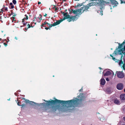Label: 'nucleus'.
Masks as SVG:
<instances>
[{
    "instance_id": "f257e3e1",
    "label": "nucleus",
    "mask_w": 125,
    "mask_h": 125,
    "mask_svg": "<svg viewBox=\"0 0 125 125\" xmlns=\"http://www.w3.org/2000/svg\"><path fill=\"white\" fill-rule=\"evenodd\" d=\"M82 99H80L76 98L75 99L68 101H61L56 99L53 100H51V101H46L47 102L48 104L49 105H51L53 104L56 103H62V105H65L66 106L68 105V107H65V110L64 111H68L71 112V110L73 109L74 107L77 106L78 104L80 102Z\"/></svg>"
},
{
    "instance_id": "f03ea898",
    "label": "nucleus",
    "mask_w": 125,
    "mask_h": 125,
    "mask_svg": "<svg viewBox=\"0 0 125 125\" xmlns=\"http://www.w3.org/2000/svg\"><path fill=\"white\" fill-rule=\"evenodd\" d=\"M107 2H106L103 0H98L99 2V5L101 6L100 8L102 9L104 7V6L106 4L109 3V1H110L111 4L110 5V9H112L114 7H116L117 5L118 4L117 2L115 0H106Z\"/></svg>"
},
{
    "instance_id": "7ed1b4c3",
    "label": "nucleus",
    "mask_w": 125,
    "mask_h": 125,
    "mask_svg": "<svg viewBox=\"0 0 125 125\" xmlns=\"http://www.w3.org/2000/svg\"><path fill=\"white\" fill-rule=\"evenodd\" d=\"M125 44V41H124L122 44L120 45L118 47V48L116 49L113 53V55L115 56L117 54H122L125 55V45L124 46L123 48V47Z\"/></svg>"
},
{
    "instance_id": "20e7f679",
    "label": "nucleus",
    "mask_w": 125,
    "mask_h": 125,
    "mask_svg": "<svg viewBox=\"0 0 125 125\" xmlns=\"http://www.w3.org/2000/svg\"><path fill=\"white\" fill-rule=\"evenodd\" d=\"M95 4L94 3L92 2L89 4H88L85 6H84L83 7H82L81 8L82 9V11H87V9L89 8V7L91 6L92 5H94Z\"/></svg>"
},
{
    "instance_id": "39448f33",
    "label": "nucleus",
    "mask_w": 125,
    "mask_h": 125,
    "mask_svg": "<svg viewBox=\"0 0 125 125\" xmlns=\"http://www.w3.org/2000/svg\"><path fill=\"white\" fill-rule=\"evenodd\" d=\"M74 14H76L77 15L78 14H80L82 13L83 12H82V9L81 8L80 9L76 10H72Z\"/></svg>"
},
{
    "instance_id": "423d86ee",
    "label": "nucleus",
    "mask_w": 125,
    "mask_h": 125,
    "mask_svg": "<svg viewBox=\"0 0 125 125\" xmlns=\"http://www.w3.org/2000/svg\"><path fill=\"white\" fill-rule=\"evenodd\" d=\"M116 73L117 75L119 78H122L124 76V75L122 72H117Z\"/></svg>"
},
{
    "instance_id": "0eeeda50",
    "label": "nucleus",
    "mask_w": 125,
    "mask_h": 125,
    "mask_svg": "<svg viewBox=\"0 0 125 125\" xmlns=\"http://www.w3.org/2000/svg\"><path fill=\"white\" fill-rule=\"evenodd\" d=\"M123 84L121 83H118L116 86L117 88L119 90H121L123 88Z\"/></svg>"
},
{
    "instance_id": "6e6552de",
    "label": "nucleus",
    "mask_w": 125,
    "mask_h": 125,
    "mask_svg": "<svg viewBox=\"0 0 125 125\" xmlns=\"http://www.w3.org/2000/svg\"><path fill=\"white\" fill-rule=\"evenodd\" d=\"M64 20V19H61L60 20H59L55 22L53 24V26H55L59 24L61 22H62L63 20Z\"/></svg>"
},
{
    "instance_id": "1a4fd4ad",
    "label": "nucleus",
    "mask_w": 125,
    "mask_h": 125,
    "mask_svg": "<svg viewBox=\"0 0 125 125\" xmlns=\"http://www.w3.org/2000/svg\"><path fill=\"white\" fill-rule=\"evenodd\" d=\"M40 16H41L39 18V17H37L35 16L34 18V19L33 20V21H37L38 22H40L41 21V20L42 19V16H41V14H40Z\"/></svg>"
},
{
    "instance_id": "9d476101",
    "label": "nucleus",
    "mask_w": 125,
    "mask_h": 125,
    "mask_svg": "<svg viewBox=\"0 0 125 125\" xmlns=\"http://www.w3.org/2000/svg\"><path fill=\"white\" fill-rule=\"evenodd\" d=\"M100 83L103 85H104L105 83V79L103 78H102L100 80Z\"/></svg>"
},
{
    "instance_id": "9b49d317",
    "label": "nucleus",
    "mask_w": 125,
    "mask_h": 125,
    "mask_svg": "<svg viewBox=\"0 0 125 125\" xmlns=\"http://www.w3.org/2000/svg\"><path fill=\"white\" fill-rule=\"evenodd\" d=\"M111 73V72L109 71H107L104 74V76H107L110 75Z\"/></svg>"
},
{
    "instance_id": "f8f14e48",
    "label": "nucleus",
    "mask_w": 125,
    "mask_h": 125,
    "mask_svg": "<svg viewBox=\"0 0 125 125\" xmlns=\"http://www.w3.org/2000/svg\"><path fill=\"white\" fill-rule=\"evenodd\" d=\"M120 99L122 100H125V94H121L120 96Z\"/></svg>"
},
{
    "instance_id": "ddd939ff",
    "label": "nucleus",
    "mask_w": 125,
    "mask_h": 125,
    "mask_svg": "<svg viewBox=\"0 0 125 125\" xmlns=\"http://www.w3.org/2000/svg\"><path fill=\"white\" fill-rule=\"evenodd\" d=\"M25 102L27 103H29L30 104H36V103L32 101H31L29 100H25Z\"/></svg>"
},
{
    "instance_id": "4468645a",
    "label": "nucleus",
    "mask_w": 125,
    "mask_h": 125,
    "mask_svg": "<svg viewBox=\"0 0 125 125\" xmlns=\"http://www.w3.org/2000/svg\"><path fill=\"white\" fill-rule=\"evenodd\" d=\"M116 62H119V64L120 66H122V65L123 64V61L121 60H117Z\"/></svg>"
},
{
    "instance_id": "2eb2a0df",
    "label": "nucleus",
    "mask_w": 125,
    "mask_h": 125,
    "mask_svg": "<svg viewBox=\"0 0 125 125\" xmlns=\"http://www.w3.org/2000/svg\"><path fill=\"white\" fill-rule=\"evenodd\" d=\"M76 16L72 17L70 19V20L69 21V22L73 21H74L75 19H76Z\"/></svg>"
},
{
    "instance_id": "dca6fc26",
    "label": "nucleus",
    "mask_w": 125,
    "mask_h": 125,
    "mask_svg": "<svg viewBox=\"0 0 125 125\" xmlns=\"http://www.w3.org/2000/svg\"><path fill=\"white\" fill-rule=\"evenodd\" d=\"M114 103L116 104H119L120 101L119 100L116 99L114 101Z\"/></svg>"
},
{
    "instance_id": "f3484780",
    "label": "nucleus",
    "mask_w": 125,
    "mask_h": 125,
    "mask_svg": "<svg viewBox=\"0 0 125 125\" xmlns=\"http://www.w3.org/2000/svg\"><path fill=\"white\" fill-rule=\"evenodd\" d=\"M65 16H66V18H68V17H67L69 16V15H67V13H64L63 14Z\"/></svg>"
},
{
    "instance_id": "a211bd4d",
    "label": "nucleus",
    "mask_w": 125,
    "mask_h": 125,
    "mask_svg": "<svg viewBox=\"0 0 125 125\" xmlns=\"http://www.w3.org/2000/svg\"><path fill=\"white\" fill-rule=\"evenodd\" d=\"M12 14L13 15V16L12 17V18H13V19H15V17L16 16V14L15 13H13Z\"/></svg>"
},
{
    "instance_id": "6ab92c4d",
    "label": "nucleus",
    "mask_w": 125,
    "mask_h": 125,
    "mask_svg": "<svg viewBox=\"0 0 125 125\" xmlns=\"http://www.w3.org/2000/svg\"><path fill=\"white\" fill-rule=\"evenodd\" d=\"M12 2L14 4H15L16 3V1L15 0H13Z\"/></svg>"
},
{
    "instance_id": "aec40b11",
    "label": "nucleus",
    "mask_w": 125,
    "mask_h": 125,
    "mask_svg": "<svg viewBox=\"0 0 125 125\" xmlns=\"http://www.w3.org/2000/svg\"><path fill=\"white\" fill-rule=\"evenodd\" d=\"M25 17L24 18L25 19H26L27 20L28 19V16H27L26 15H25Z\"/></svg>"
},
{
    "instance_id": "412c9836",
    "label": "nucleus",
    "mask_w": 125,
    "mask_h": 125,
    "mask_svg": "<svg viewBox=\"0 0 125 125\" xmlns=\"http://www.w3.org/2000/svg\"><path fill=\"white\" fill-rule=\"evenodd\" d=\"M82 5V4H78L77 5L76 7H77L78 6H81Z\"/></svg>"
},
{
    "instance_id": "4be33fe9",
    "label": "nucleus",
    "mask_w": 125,
    "mask_h": 125,
    "mask_svg": "<svg viewBox=\"0 0 125 125\" xmlns=\"http://www.w3.org/2000/svg\"><path fill=\"white\" fill-rule=\"evenodd\" d=\"M10 6V7L11 9H12L14 8V6L13 5Z\"/></svg>"
},
{
    "instance_id": "5701e85b",
    "label": "nucleus",
    "mask_w": 125,
    "mask_h": 125,
    "mask_svg": "<svg viewBox=\"0 0 125 125\" xmlns=\"http://www.w3.org/2000/svg\"><path fill=\"white\" fill-rule=\"evenodd\" d=\"M110 56L113 58V59L114 61H115L116 60L115 59V58H113V56H112V55L111 54L110 55Z\"/></svg>"
},
{
    "instance_id": "b1692460",
    "label": "nucleus",
    "mask_w": 125,
    "mask_h": 125,
    "mask_svg": "<svg viewBox=\"0 0 125 125\" xmlns=\"http://www.w3.org/2000/svg\"><path fill=\"white\" fill-rule=\"evenodd\" d=\"M120 0L121 1V3H125V1H123V0Z\"/></svg>"
},
{
    "instance_id": "393cba45",
    "label": "nucleus",
    "mask_w": 125,
    "mask_h": 125,
    "mask_svg": "<svg viewBox=\"0 0 125 125\" xmlns=\"http://www.w3.org/2000/svg\"><path fill=\"white\" fill-rule=\"evenodd\" d=\"M103 11L101 10L100 11V14L101 15H103Z\"/></svg>"
},
{
    "instance_id": "a878e982",
    "label": "nucleus",
    "mask_w": 125,
    "mask_h": 125,
    "mask_svg": "<svg viewBox=\"0 0 125 125\" xmlns=\"http://www.w3.org/2000/svg\"><path fill=\"white\" fill-rule=\"evenodd\" d=\"M27 26L28 27V28H29L30 27V25L29 24H28L27 25Z\"/></svg>"
},
{
    "instance_id": "bb28decb",
    "label": "nucleus",
    "mask_w": 125,
    "mask_h": 125,
    "mask_svg": "<svg viewBox=\"0 0 125 125\" xmlns=\"http://www.w3.org/2000/svg\"><path fill=\"white\" fill-rule=\"evenodd\" d=\"M53 24L50 25H49V27L50 28L51 27H52V26H53Z\"/></svg>"
},
{
    "instance_id": "cd10ccee",
    "label": "nucleus",
    "mask_w": 125,
    "mask_h": 125,
    "mask_svg": "<svg viewBox=\"0 0 125 125\" xmlns=\"http://www.w3.org/2000/svg\"><path fill=\"white\" fill-rule=\"evenodd\" d=\"M106 80L107 81H109V79L108 78H107L106 79Z\"/></svg>"
},
{
    "instance_id": "c85d7f7f",
    "label": "nucleus",
    "mask_w": 125,
    "mask_h": 125,
    "mask_svg": "<svg viewBox=\"0 0 125 125\" xmlns=\"http://www.w3.org/2000/svg\"><path fill=\"white\" fill-rule=\"evenodd\" d=\"M4 45L6 46L7 45V44H6V43H4Z\"/></svg>"
},
{
    "instance_id": "c756f323",
    "label": "nucleus",
    "mask_w": 125,
    "mask_h": 125,
    "mask_svg": "<svg viewBox=\"0 0 125 125\" xmlns=\"http://www.w3.org/2000/svg\"><path fill=\"white\" fill-rule=\"evenodd\" d=\"M13 4L12 3V2H11L10 3V6L12 5Z\"/></svg>"
},
{
    "instance_id": "7c9ffc66",
    "label": "nucleus",
    "mask_w": 125,
    "mask_h": 125,
    "mask_svg": "<svg viewBox=\"0 0 125 125\" xmlns=\"http://www.w3.org/2000/svg\"><path fill=\"white\" fill-rule=\"evenodd\" d=\"M25 19L24 18H23L22 19V22L23 23L24 21V20Z\"/></svg>"
},
{
    "instance_id": "2f4dec72",
    "label": "nucleus",
    "mask_w": 125,
    "mask_h": 125,
    "mask_svg": "<svg viewBox=\"0 0 125 125\" xmlns=\"http://www.w3.org/2000/svg\"><path fill=\"white\" fill-rule=\"evenodd\" d=\"M5 9L6 10H8V8L7 7H6L5 8Z\"/></svg>"
},
{
    "instance_id": "473e14b6",
    "label": "nucleus",
    "mask_w": 125,
    "mask_h": 125,
    "mask_svg": "<svg viewBox=\"0 0 125 125\" xmlns=\"http://www.w3.org/2000/svg\"><path fill=\"white\" fill-rule=\"evenodd\" d=\"M100 120H101L102 121H103L104 120V119H102V118H101V119H100Z\"/></svg>"
},
{
    "instance_id": "72a5a7b5",
    "label": "nucleus",
    "mask_w": 125,
    "mask_h": 125,
    "mask_svg": "<svg viewBox=\"0 0 125 125\" xmlns=\"http://www.w3.org/2000/svg\"><path fill=\"white\" fill-rule=\"evenodd\" d=\"M45 29L46 30H48L49 29V28H48L46 27V28H45Z\"/></svg>"
},
{
    "instance_id": "f704fd0d",
    "label": "nucleus",
    "mask_w": 125,
    "mask_h": 125,
    "mask_svg": "<svg viewBox=\"0 0 125 125\" xmlns=\"http://www.w3.org/2000/svg\"><path fill=\"white\" fill-rule=\"evenodd\" d=\"M47 15V14L45 13V15H44V16H46Z\"/></svg>"
},
{
    "instance_id": "c9c22d12",
    "label": "nucleus",
    "mask_w": 125,
    "mask_h": 125,
    "mask_svg": "<svg viewBox=\"0 0 125 125\" xmlns=\"http://www.w3.org/2000/svg\"><path fill=\"white\" fill-rule=\"evenodd\" d=\"M46 23H47V24H48V23H46V22H44V23L43 24V25H45V24H46Z\"/></svg>"
},
{
    "instance_id": "e433bc0d",
    "label": "nucleus",
    "mask_w": 125,
    "mask_h": 125,
    "mask_svg": "<svg viewBox=\"0 0 125 125\" xmlns=\"http://www.w3.org/2000/svg\"><path fill=\"white\" fill-rule=\"evenodd\" d=\"M17 105H19V106H21V105H20L19 104V103H17Z\"/></svg>"
},
{
    "instance_id": "4c0bfd02",
    "label": "nucleus",
    "mask_w": 125,
    "mask_h": 125,
    "mask_svg": "<svg viewBox=\"0 0 125 125\" xmlns=\"http://www.w3.org/2000/svg\"><path fill=\"white\" fill-rule=\"evenodd\" d=\"M41 3V2H38V4H40Z\"/></svg>"
},
{
    "instance_id": "58836bf2",
    "label": "nucleus",
    "mask_w": 125,
    "mask_h": 125,
    "mask_svg": "<svg viewBox=\"0 0 125 125\" xmlns=\"http://www.w3.org/2000/svg\"><path fill=\"white\" fill-rule=\"evenodd\" d=\"M123 119L124 120H125V117H124L123 118Z\"/></svg>"
},
{
    "instance_id": "ea45409f",
    "label": "nucleus",
    "mask_w": 125,
    "mask_h": 125,
    "mask_svg": "<svg viewBox=\"0 0 125 125\" xmlns=\"http://www.w3.org/2000/svg\"><path fill=\"white\" fill-rule=\"evenodd\" d=\"M82 94H80V97H81V96H82Z\"/></svg>"
},
{
    "instance_id": "a19ab883",
    "label": "nucleus",
    "mask_w": 125,
    "mask_h": 125,
    "mask_svg": "<svg viewBox=\"0 0 125 125\" xmlns=\"http://www.w3.org/2000/svg\"><path fill=\"white\" fill-rule=\"evenodd\" d=\"M28 29V28H25V30H27V29Z\"/></svg>"
},
{
    "instance_id": "79ce46f5",
    "label": "nucleus",
    "mask_w": 125,
    "mask_h": 125,
    "mask_svg": "<svg viewBox=\"0 0 125 125\" xmlns=\"http://www.w3.org/2000/svg\"><path fill=\"white\" fill-rule=\"evenodd\" d=\"M24 106V105H22V107H23V106Z\"/></svg>"
},
{
    "instance_id": "37998d69",
    "label": "nucleus",
    "mask_w": 125,
    "mask_h": 125,
    "mask_svg": "<svg viewBox=\"0 0 125 125\" xmlns=\"http://www.w3.org/2000/svg\"><path fill=\"white\" fill-rule=\"evenodd\" d=\"M99 68L100 69H102V68H101V67H99Z\"/></svg>"
},
{
    "instance_id": "c03bdc74",
    "label": "nucleus",
    "mask_w": 125,
    "mask_h": 125,
    "mask_svg": "<svg viewBox=\"0 0 125 125\" xmlns=\"http://www.w3.org/2000/svg\"><path fill=\"white\" fill-rule=\"evenodd\" d=\"M15 39H16L17 40V38L16 37H15Z\"/></svg>"
},
{
    "instance_id": "a18cd8bd",
    "label": "nucleus",
    "mask_w": 125,
    "mask_h": 125,
    "mask_svg": "<svg viewBox=\"0 0 125 125\" xmlns=\"http://www.w3.org/2000/svg\"><path fill=\"white\" fill-rule=\"evenodd\" d=\"M23 24H24V25H25L26 24V23H25H25H23Z\"/></svg>"
},
{
    "instance_id": "49530a36",
    "label": "nucleus",
    "mask_w": 125,
    "mask_h": 125,
    "mask_svg": "<svg viewBox=\"0 0 125 125\" xmlns=\"http://www.w3.org/2000/svg\"><path fill=\"white\" fill-rule=\"evenodd\" d=\"M76 0V1H79V0Z\"/></svg>"
},
{
    "instance_id": "de8ad7c7",
    "label": "nucleus",
    "mask_w": 125,
    "mask_h": 125,
    "mask_svg": "<svg viewBox=\"0 0 125 125\" xmlns=\"http://www.w3.org/2000/svg\"><path fill=\"white\" fill-rule=\"evenodd\" d=\"M122 125H125V124H123Z\"/></svg>"
},
{
    "instance_id": "09e8293b",
    "label": "nucleus",
    "mask_w": 125,
    "mask_h": 125,
    "mask_svg": "<svg viewBox=\"0 0 125 125\" xmlns=\"http://www.w3.org/2000/svg\"><path fill=\"white\" fill-rule=\"evenodd\" d=\"M124 91L125 92V89H124Z\"/></svg>"
},
{
    "instance_id": "8fccbe9b",
    "label": "nucleus",
    "mask_w": 125,
    "mask_h": 125,
    "mask_svg": "<svg viewBox=\"0 0 125 125\" xmlns=\"http://www.w3.org/2000/svg\"><path fill=\"white\" fill-rule=\"evenodd\" d=\"M124 62H125V58L124 60Z\"/></svg>"
},
{
    "instance_id": "3c124183",
    "label": "nucleus",
    "mask_w": 125,
    "mask_h": 125,
    "mask_svg": "<svg viewBox=\"0 0 125 125\" xmlns=\"http://www.w3.org/2000/svg\"><path fill=\"white\" fill-rule=\"evenodd\" d=\"M81 90H79V91H81Z\"/></svg>"
},
{
    "instance_id": "603ef678",
    "label": "nucleus",
    "mask_w": 125,
    "mask_h": 125,
    "mask_svg": "<svg viewBox=\"0 0 125 125\" xmlns=\"http://www.w3.org/2000/svg\"><path fill=\"white\" fill-rule=\"evenodd\" d=\"M1 39H0V41L1 40Z\"/></svg>"
},
{
    "instance_id": "864d4df0",
    "label": "nucleus",
    "mask_w": 125,
    "mask_h": 125,
    "mask_svg": "<svg viewBox=\"0 0 125 125\" xmlns=\"http://www.w3.org/2000/svg\"><path fill=\"white\" fill-rule=\"evenodd\" d=\"M54 75L53 76V77H54Z\"/></svg>"
},
{
    "instance_id": "5fc2aeb1",
    "label": "nucleus",
    "mask_w": 125,
    "mask_h": 125,
    "mask_svg": "<svg viewBox=\"0 0 125 125\" xmlns=\"http://www.w3.org/2000/svg\"><path fill=\"white\" fill-rule=\"evenodd\" d=\"M44 101H45V100H44Z\"/></svg>"
}]
</instances>
